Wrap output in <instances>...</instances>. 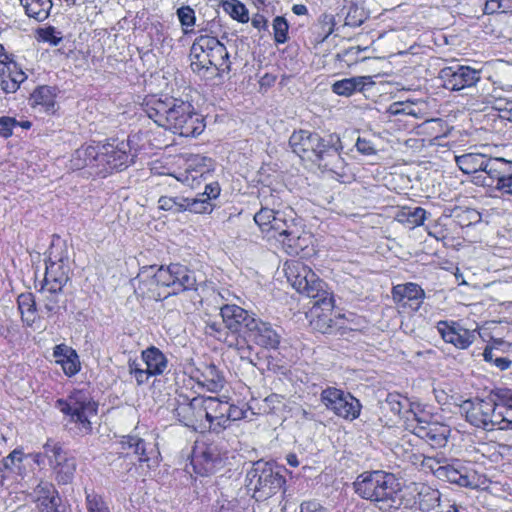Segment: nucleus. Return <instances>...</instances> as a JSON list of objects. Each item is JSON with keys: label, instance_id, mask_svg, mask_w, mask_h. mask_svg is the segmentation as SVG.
Listing matches in <instances>:
<instances>
[{"label": "nucleus", "instance_id": "obj_1", "mask_svg": "<svg viewBox=\"0 0 512 512\" xmlns=\"http://www.w3.org/2000/svg\"><path fill=\"white\" fill-rule=\"evenodd\" d=\"M142 106L150 119L174 134L194 137L205 129L204 119L189 101L168 95H149Z\"/></svg>", "mask_w": 512, "mask_h": 512}, {"label": "nucleus", "instance_id": "obj_2", "mask_svg": "<svg viewBox=\"0 0 512 512\" xmlns=\"http://www.w3.org/2000/svg\"><path fill=\"white\" fill-rule=\"evenodd\" d=\"M132 284L142 297L161 300L171 294L196 289L194 272L181 264L142 267Z\"/></svg>", "mask_w": 512, "mask_h": 512}, {"label": "nucleus", "instance_id": "obj_3", "mask_svg": "<svg viewBox=\"0 0 512 512\" xmlns=\"http://www.w3.org/2000/svg\"><path fill=\"white\" fill-rule=\"evenodd\" d=\"M289 145L302 160L317 163L331 171L342 167L343 159L340 153L343 146L336 133L321 137L309 130L295 131L289 138Z\"/></svg>", "mask_w": 512, "mask_h": 512}, {"label": "nucleus", "instance_id": "obj_4", "mask_svg": "<svg viewBox=\"0 0 512 512\" xmlns=\"http://www.w3.org/2000/svg\"><path fill=\"white\" fill-rule=\"evenodd\" d=\"M130 141L113 140L102 145H88L77 149L73 155V166H95L102 172L127 168L133 162Z\"/></svg>", "mask_w": 512, "mask_h": 512}, {"label": "nucleus", "instance_id": "obj_5", "mask_svg": "<svg viewBox=\"0 0 512 512\" xmlns=\"http://www.w3.org/2000/svg\"><path fill=\"white\" fill-rule=\"evenodd\" d=\"M191 69L202 77L230 71L229 53L220 40L209 34L195 38L190 50Z\"/></svg>", "mask_w": 512, "mask_h": 512}, {"label": "nucleus", "instance_id": "obj_6", "mask_svg": "<svg viewBox=\"0 0 512 512\" xmlns=\"http://www.w3.org/2000/svg\"><path fill=\"white\" fill-rule=\"evenodd\" d=\"M353 485L359 497L376 503L381 510L386 511L396 505L399 483L391 473L381 470L364 472Z\"/></svg>", "mask_w": 512, "mask_h": 512}, {"label": "nucleus", "instance_id": "obj_7", "mask_svg": "<svg viewBox=\"0 0 512 512\" xmlns=\"http://www.w3.org/2000/svg\"><path fill=\"white\" fill-rule=\"evenodd\" d=\"M285 484L281 468L272 463L257 461L246 474V487L257 501L266 500L279 492Z\"/></svg>", "mask_w": 512, "mask_h": 512}, {"label": "nucleus", "instance_id": "obj_8", "mask_svg": "<svg viewBox=\"0 0 512 512\" xmlns=\"http://www.w3.org/2000/svg\"><path fill=\"white\" fill-rule=\"evenodd\" d=\"M39 467L48 464L58 484L71 483L76 471V460L70 456L59 442L47 440L42 450L28 455Z\"/></svg>", "mask_w": 512, "mask_h": 512}, {"label": "nucleus", "instance_id": "obj_9", "mask_svg": "<svg viewBox=\"0 0 512 512\" xmlns=\"http://www.w3.org/2000/svg\"><path fill=\"white\" fill-rule=\"evenodd\" d=\"M56 407L74 423L81 434L92 430V418L97 414V404L85 391H73L67 399H59Z\"/></svg>", "mask_w": 512, "mask_h": 512}, {"label": "nucleus", "instance_id": "obj_10", "mask_svg": "<svg viewBox=\"0 0 512 512\" xmlns=\"http://www.w3.org/2000/svg\"><path fill=\"white\" fill-rule=\"evenodd\" d=\"M310 309L309 317H310V325L313 329L321 332V333H331L334 329H357L358 325L353 324V320L350 319L353 317L352 313L346 314H338L337 316L332 317L334 300L332 297L325 292V294L321 293Z\"/></svg>", "mask_w": 512, "mask_h": 512}, {"label": "nucleus", "instance_id": "obj_11", "mask_svg": "<svg viewBox=\"0 0 512 512\" xmlns=\"http://www.w3.org/2000/svg\"><path fill=\"white\" fill-rule=\"evenodd\" d=\"M413 421L412 433L418 438L427 442L431 447H444L451 434L448 425L431 420V415L424 411L421 405L412 408Z\"/></svg>", "mask_w": 512, "mask_h": 512}, {"label": "nucleus", "instance_id": "obj_12", "mask_svg": "<svg viewBox=\"0 0 512 512\" xmlns=\"http://www.w3.org/2000/svg\"><path fill=\"white\" fill-rule=\"evenodd\" d=\"M141 362L130 359L128 361L129 374L137 385L146 384L151 377L165 373L168 368V359L165 354L155 346H150L141 352Z\"/></svg>", "mask_w": 512, "mask_h": 512}, {"label": "nucleus", "instance_id": "obj_13", "mask_svg": "<svg viewBox=\"0 0 512 512\" xmlns=\"http://www.w3.org/2000/svg\"><path fill=\"white\" fill-rule=\"evenodd\" d=\"M285 275L291 286L299 293L311 298L325 294L324 283L312 269L299 260L287 261L284 265Z\"/></svg>", "mask_w": 512, "mask_h": 512}, {"label": "nucleus", "instance_id": "obj_14", "mask_svg": "<svg viewBox=\"0 0 512 512\" xmlns=\"http://www.w3.org/2000/svg\"><path fill=\"white\" fill-rule=\"evenodd\" d=\"M213 169L211 158L190 154L185 157L183 167L170 175L181 184L196 189L207 179Z\"/></svg>", "mask_w": 512, "mask_h": 512}, {"label": "nucleus", "instance_id": "obj_15", "mask_svg": "<svg viewBox=\"0 0 512 512\" xmlns=\"http://www.w3.org/2000/svg\"><path fill=\"white\" fill-rule=\"evenodd\" d=\"M226 460L227 453L220 444L200 443L193 449L191 465L196 474L208 476L221 468Z\"/></svg>", "mask_w": 512, "mask_h": 512}, {"label": "nucleus", "instance_id": "obj_16", "mask_svg": "<svg viewBox=\"0 0 512 512\" xmlns=\"http://www.w3.org/2000/svg\"><path fill=\"white\" fill-rule=\"evenodd\" d=\"M321 402L327 409L344 419L354 420L359 416L361 411L359 400L350 393H345L334 387H328L322 391Z\"/></svg>", "mask_w": 512, "mask_h": 512}, {"label": "nucleus", "instance_id": "obj_17", "mask_svg": "<svg viewBox=\"0 0 512 512\" xmlns=\"http://www.w3.org/2000/svg\"><path fill=\"white\" fill-rule=\"evenodd\" d=\"M497 404L492 400L474 399L466 400L461 405L466 420L476 428L495 430V414Z\"/></svg>", "mask_w": 512, "mask_h": 512}, {"label": "nucleus", "instance_id": "obj_18", "mask_svg": "<svg viewBox=\"0 0 512 512\" xmlns=\"http://www.w3.org/2000/svg\"><path fill=\"white\" fill-rule=\"evenodd\" d=\"M442 86L450 91H460L475 86L481 79L480 71L470 66L454 64L439 72Z\"/></svg>", "mask_w": 512, "mask_h": 512}, {"label": "nucleus", "instance_id": "obj_19", "mask_svg": "<svg viewBox=\"0 0 512 512\" xmlns=\"http://www.w3.org/2000/svg\"><path fill=\"white\" fill-rule=\"evenodd\" d=\"M174 415L184 426L198 432L205 431L206 420L203 418V396H196L192 399L180 396L174 409Z\"/></svg>", "mask_w": 512, "mask_h": 512}, {"label": "nucleus", "instance_id": "obj_20", "mask_svg": "<svg viewBox=\"0 0 512 512\" xmlns=\"http://www.w3.org/2000/svg\"><path fill=\"white\" fill-rule=\"evenodd\" d=\"M455 162L459 169L465 174L485 173L486 176L479 174L475 176L476 183L483 184L487 182L491 174H493V168L497 166L500 157H489L482 153H465L462 155H455Z\"/></svg>", "mask_w": 512, "mask_h": 512}, {"label": "nucleus", "instance_id": "obj_21", "mask_svg": "<svg viewBox=\"0 0 512 512\" xmlns=\"http://www.w3.org/2000/svg\"><path fill=\"white\" fill-rule=\"evenodd\" d=\"M244 333L248 340L266 349H276L280 344L281 336L278 332L269 322L255 314L248 320Z\"/></svg>", "mask_w": 512, "mask_h": 512}, {"label": "nucleus", "instance_id": "obj_22", "mask_svg": "<svg viewBox=\"0 0 512 512\" xmlns=\"http://www.w3.org/2000/svg\"><path fill=\"white\" fill-rule=\"evenodd\" d=\"M229 409V399L226 396H203V418H205V431L220 432L227 428L225 413Z\"/></svg>", "mask_w": 512, "mask_h": 512}, {"label": "nucleus", "instance_id": "obj_23", "mask_svg": "<svg viewBox=\"0 0 512 512\" xmlns=\"http://www.w3.org/2000/svg\"><path fill=\"white\" fill-rule=\"evenodd\" d=\"M436 477L461 487L477 488L479 486V476L477 472L466 466L460 460H455L451 464L438 466Z\"/></svg>", "mask_w": 512, "mask_h": 512}, {"label": "nucleus", "instance_id": "obj_24", "mask_svg": "<svg viewBox=\"0 0 512 512\" xmlns=\"http://www.w3.org/2000/svg\"><path fill=\"white\" fill-rule=\"evenodd\" d=\"M0 78V86L5 93L16 92L27 79L26 73L14 61L13 56L6 52L2 44H0Z\"/></svg>", "mask_w": 512, "mask_h": 512}, {"label": "nucleus", "instance_id": "obj_25", "mask_svg": "<svg viewBox=\"0 0 512 512\" xmlns=\"http://www.w3.org/2000/svg\"><path fill=\"white\" fill-rule=\"evenodd\" d=\"M273 223L271 232L265 233L267 238L280 242L287 248L288 253H298L299 249H302L299 243L301 237L298 235L293 221H287L284 214L279 212Z\"/></svg>", "mask_w": 512, "mask_h": 512}, {"label": "nucleus", "instance_id": "obj_26", "mask_svg": "<svg viewBox=\"0 0 512 512\" xmlns=\"http://www.w3.org/2000/svg\"><path fill=\"white\" fill-rule=\"evenodd\" d=\"M190 376L198 385L210 392L220 391L225 384L223 375L212 363H199L191 370Z\"/></svg>", "mask_w": 512, "mask_h": 512}, {"label": "nucleus", "instance_id": "obj_27", "mask_svg": "<svg viewBox=\"0 0 512 512\" xmlns=\"http://www.w3.org/2000/svg\"><path fill=\"white\" fill-rule=\"evenodd\" d=\"M437 330L446 343H450L459 349H466L469 347L475 338L472 331L453 321L438 322Z\"/></svg>", "mask_w": 512, "mask_h": 512}, {"label": "nucleus", "instance_id": "obj_28", "mask_svg": "<svg viewBox=\"0 0 512 512\" xmlns=\"http://www.w3.org/2000/svg\"><path fill=\"white\" fill-rule=\"evenodd\" d=\"M393 300L401 307L409 306L417 311L425 298L424 290L416 283L398 284L392 289Z\"/></svg>", "mask_w": 512, "mask_h": 512}, {"label": "nucleus", "instance_id": "obj_29", "mask_svg": "<svg viewBox=\"0 0 512 512\" xmlns=\"http://www.w3.org/2000/svg\"><path fill=\"white\" fill-rule=\"evenodd\" d=\"M68 272L69 269L63 259L58 261L50 259L46 263L43 291L48 293L60 292L69 279Z\"/></svg>", "mask_w": 512, "mask_h": 512}, {"label": "nucleus", "instance_id": "obj_30", "mask_svg": "<svg viewBox=\"0 0 512 512\" xmlns=\"http://www.w3.org/2000/svg\"><path fill=\"white\" fill-rule=\"evenodd\" d=\"M490 182L483 185L491 186L495 182V189L504 197H512V161L500 158L497 166L493 168Z\"/></svg>", "mask_w": 512, "mask_h": 512}, {"label": "nucleus", "instance_id": "obj_31", "mask_svg": "<svg viewBox=\"0 0 512 512\" xmlns=\"http://www.w3.org/2000/svg\"><path fill=\"white\" fill-rule=\"evenodd\" d=\"M220 315L225 328L231 332H238L241 328L246 329L248 320L254 313H250L238 305L227 304L221 307Z\"/></svg>", "mask_w": 512, "mask_h": 512}, {"label": "nucleus", "instance_id": "obj_32", "mask_svg": "<svg viewBox=\"0 0 512 512\" xmlns=\"http://www.w3.org/2000/svg\"><path fill=\"white\" fill-rule=\"evenodd\" d=\"M56 363L61 365L64 374L68 377L76 375L81 368L77 352L65 344L56 345L53 349Z\"/></svg>", "mask_w": 512, "mask_h": 512}, {"label": "nucleus", "instance_id": "obj_33", "mask_svg": "<svg viewBox=\"0 0 512 512\" xmlns=\"http://www.w3.org/2000/svg\"><path fill=\"white\" fill-rule=\"evenodd\" d=\"M40 512H58L59 497L54 486L50 483H40L36 489Z\"/></svg>", "mask_w": 512, "mask_h": 512}, {"label": "nucleus", "instance_id": "obj_34", "mask_svg": "<svg viewBox=\"0 0 512 512\" xmlns=\"http://www.w3.org/2000/svg\"><path fill=\"white\" fill-rule=\"evenodd\" d=\"M414 506L423 512H428L439 505L440 492L428 485L421 484L416 488Z\"/></svg>", "mask_w": 512, "mask_h": 512}, {"label": "nucleus", "instance_id": "obj_35", "mask_svg": "<svg viewBox=\"0 0 512 512\" xmlns=\"http://www.w3.org/2000/svg\"><path fill=\"white\" fill-rule=\"evenodd\" d=\"M31 105L40 106L45 112L53 114L56 111L55 93L50 86H40L30 97Z\"/></svg>", "mask_w": 512, "mask_h": 512}, {"label": "nucleus", "instance_id": "obj_36", "mask_svg": "<svg viewBox=\"0 0 512 512\" xmlns=\"http://www.w3.org/2000/svg\"><path fill=\"white\" fill-rule=\"evenodd\" d=\"M18 310L23 323L31 327L37 316L36 302L32 293H22L17 298Z\"/></svg>", "mask_w": 512, "mask_h": 512}, {"label": "nucleus", "instance_id": "obj_37", "mask_svg": "<svg viewBox=\"0 0 512 512\" xmlns=\"http://www.w3.org/2000/svg\"><path fill=\"white\" fill-rule=\"evenodd\" d=\"M368 79L369 77L367 76L345 78L333 83L332 91L337 95L349 97L356 91H361Z\"/></svg>", "mask_w": 512, "mask_h": 512}, {"label": "nucleus", "instance_id": "obj_38", "mask_svg": "<svg viewBox=\"0 0 512 512\" xmlns=\"http://www.w3.org/2000/svg\"><path fill=\"white\" fill-rule=\"evenodd\" d=\"M26 14L38 21L45 20L52 8L51 0H20Z\"/></svg>", "mask_w": 512, "mask_h": 512}, {"label": "nucleus", "instance_id": "obj_39", "mask_svg": "<svg viewBox=\"0 0 512 512\" xmlns=\"http://www.w3.org/2000/svg\"><path fill=\"white\" fill-rule=\"evenodd\" d=\"M426 219V210L422 207H404L397 214V220L408 225L410 228L420 226Z\"/></svg>", "mask_w": 512, "mask_h": 512}, {"label": "nucleus", "instance_id": "obj_40", "mask_svg": "<svg viewBox=\"0 0 512 512\" xmlns=\"http://www.w3.org/2000/svg\"><path fill=\"white\" fill-rule=\"evenodd\" d=\"M223 10L235 21L247 23L249 21V11L239 0H225L221 4Z\"/></svg>", "mask_w": 512, "mask_h": 512}, {"label": "nucleus", "instance_id": "obj_41", "mask_svg": "<svg viewBox=\"0 0 512 512\" xmlns=\"http://www.w3.org/2000/svg\"><path fill=\"white\" fill-rule=\"evenodd\" d=\"M486 362L491 363L500 371L507 370L511 367L512 361L508 357L502 356L500 349L493 346H487L483 352Z\"/></svg>", "mask_w": 512, "mask_h": 512}, {"label": "nucleus", "instance_id": "obj_42", "mask_svg": "<svg viewBox=\"0 0 512 512\" xmlns=\"http://www.w3.org/2000/svg\"><path fill=\"white\" fill-rule=\"evenodd\" d=\"M386 403L389 406V409L397 415L406 408H409V412L413 415L412 408H415V406L418 405L417 403H411L407 397L396 393L388 394Z\"/></svg>", "mask_w": 512, "mask_h": 512}, {"label": "nucleus", "instance_id": "obj_43", "mask_svg": "<svg viewBox=\"0 0 512 512\" xmlns=\"http://www.w3.org/2000/svg\"><path fill=\"white\" fill-rule=\"evenodd\" d=\"M279 211H274L269 208H261L259 212L254 215V221L259 226L263 233L271 232V226L274 224Z\"/></svg>", "mask_w": 512, "mask_h": 512}, {"label": "nucleus", "instance_id": "obj_44", "mask_svg": "<svg viewBox=\"0 0 512 512\" xmlns=\"http://www.w3.org/2000/svg\"><path fill=\"white\" fill-rule=\"evenodd\" d=\"M187 207L186 211L196 214L211 213L214 205L204 197V194H199L195 198H186Z\"/></svg>", "mask_w": 512, "mask_h": 512}, {"label": "nucleus", "instance_id": "obj_45", "mask_svg": "<svg viewBox=\"0 0 512 512\" xmlns=\"http://www.w3.org/2000/svg\"><path fill=\"white\" fill-rule=\"evenodd\" d=\"M186 197H168L162 196L158 200L159 208L164 211H171L174 213H179L186 211L187 207Z\"/></svg>", "mask_w": 512, "mask_h": 512}, {"label": "nucleus", "instance_id": "obj_46", "mask_svg": "<svg viewBox=\"0 0 512 512\" xmlns=\"http://www.w3.org/2000/svg\"><path fill=\"white\" fill-rule=\"evenodd\" d=\"M176 14L182 26L183 33H191L196 21L195 11L190 6H182L177 9Z\"/></svg>", "mask_w": 512, "mask_h": 512}, {"label": "nucleus", "instance_id": "obj_47", "mask_svg": "<svg viewBox=\"0 0 512 512\" xmlns=\"http://www.w3.org/2000/svg\"><path fill=\"white\" fill-rule=\"evenodd\" d=\"M495 429H512V407L497 404Z\"/></svg>", "mask_w": 512, "mask_h": 512}, {"label": "nucleus", "instance_id": "obj_48", "mask_svg": "<svg viewBox=\"0 0 512 512\" xmlns=\"http://www.w3.org/2000/svg\"><path fill=\"white\" fill-rule=\"evenodd\" d=\"M142 452H139V461L146 463L148 468H151L158 464L160 452L156 447V444L152 442H146Z\"/></svg>", "mask_w": 512, "mask_h": 512}, {"label": "nucleus", "instance_id": "obj_49", "mask_svg": "<svg viewBox=\"0 0 512 512\" xmlns=\"http://www.w3.org/2000/svg\"><path fill=\"white\" fill-rule=\"evenodd\" d=\"M274 40L278 44H284L288 41L289 24L283 16H277L272 23Z\"/></svg>", "mask_w": 512, "mask_h": 512}, {"label": "nucleus", "instance_id": "obj_50", "mask_svg": "<svg viewBox=\"0 0 512 512\" xmlns=\"http://www.w3.org/2000/svg\"><path fill=\"white\" fill-rule=\"evenodd\" d=\"M86 508L88 512H110L103 497L94 491H86Z\"/></svg>", "mask_w": 512, "mask_h": 512}, {"label": "nucleus", "instance_id": "obj_51", "mask_svg": "<svg viewBox=\"0 0 512 512\" xmlns=\"http://www.w3.org/2000/svg\"><path fill=\"white\" fill-rule=\"evenodd\" d=\"M224 342L228 345V347H233L237 351L240 359L248 360L250 363H252L250 358L252 347L248 345L245 340H239L237 337L232 336L231 339L226 337Z\"/></svg>", "mask_w": 512, "mask_h": 512}, {"label": "nucleus", "instance_id": "obj_52", "mask_svg": "<svg viewBox=\"0 0 512 512\" xmlns=\"http://www.w3.org/2000/svg\"><path fill=\"white\" fill-rule=\"evenodd\" d=\"M223 322L219 323L216 321H207L205 326V333L212 336L220 341H224L226 337H229L225 329L223 328Z\"/></svg>", "mask_w": 512, "mask_h": 512}, {"label": "nucleus", "instance_id": "obj_53", "mask_svg": "<svg viewBox=\"0 0 512 512\" xmlns=\"http://www.w3.org/2000/svg\"><path fill=\"white\" fill-rule=\"evenodd\" d=\"M227 413H225V418H227V427L230 426L231 422L238 421L247 417V413L249 411L248 408L238 407L232 404L229 401V409H227Z\"/></svg>", "mask_w": 512, "mask_h": 512}, {"label": "nucleus", "instance_id": "obj_54", "mask_svg": "<svg viewBox=\"0 0 512 512\" xmlns=\"http://www.w3.org/2000/svg\"><path fill=\"white\" fill-rule=\"evenodd\" d=\"M388 113L390 115H412L415 116L416 113L414 111L413 104L407 102H394L388 108Z\"/></svg>", "mask_w": 512, "mask_h": 512}, {"label": "nucleus", "instance_id": "obj_55", "mask_svg": "<svg viewBox=\"0 0 512 512\" xmlns=\"http://www.w3.org/2000/svg\"><path fill=\"white\" fill-rule=\"evenodd\" d=\"M40 37L44 42H48L51 45H58L62 40L61 32L57 31L54 27H47L40 31Z\"/></svg>", "mask_w": 512, "mask_h": 512}, {"label": "nucleus", "instance_id": "obj_56", "mask_svg": "<svg viewBox=\"0 0 512 512\" xmlns=\"http://www.w3.org/2000/svg\"><path fill=\"white\" fill-rule=\"evenodd\" d=\"M18 125L15 118L3 116L0 117V136L9 138L13 134V128Z\"/></svg>", "mask_w": 512, "mask_h": 512}, {"label": "nucleus", "instance_id": "obj_57", "mask_svg": "<svg viewBox=\"0 0 512 512\" xmlns=\"http://www.w3.org/2000/svg\"><path fill=\"white\" fill-rule=\"evenodd\" d=\"M24 459L23 449H14L7 457L3 459V466L12 470L16 463H21Z\"/></svg>", "mask_w": 512, "mask_h": 512}, {"label": "nucleus", "instance_id": "obj_58", "mask_svg": "<svg viewBox=\"0 0 512 512\" xmlns=\"http://www.w3.org/2000/svg\"><path fill=\"white\" fill-rule=\"evenodd\" d=\"M300 512H328V509L320 501L311 499L300 504Z\"/></svg>", "mask_w": 512, "mask_h": 512}, {"label": "nucleus", "instance_id": "obj_59", "mask_svg": "<svg viewBox=\"0 0 512 512\" xmlns=\"http://www.w3.org/2000/svg\"><path fill=\"white\" fill-rule=\"evenodd\" d=\"M356 149L363 155L370 156L376 153V148L370 140L359 137L356 141Z\"/></svg>", "mask_w": 512, "mask_h": 512}, {"label": "nucleus", "instance_id": "obj_60", "mask_svg": "<svg viewBox=\"0 0 512 512\" xmlns=\"http://www.w3.org/2000/svg\"><path fill=\"white\" fill-rule=\"evenodd\" d=\"M495 108L501 113V117L512 122V100L503 99L496 102Z\"/></svg>", "mask_w": 512, "mask_h": 512}, {"label": "nucleus", "instance_id": "obj_61", "mask_svg": "<svg viewBox=\"0 0 512 512\" xmlns=\"http://www.w3.org/2000/svg\"><path fill=\"white\" fill-rule=\"evenodd\" d=\"M55 294L56 293H49L45 299L43 310L46 312L47 316H51L59 310L58 300L56 299Z\"/></svg>", "mask_w": 512, "mask_h": 512}, {"label": "nucleus", "instance_id": "obj_62", "mask_svg": "<svg viewBox=\"0 0 512 512\" xmlns=\"http://www.w3.org/2000/svg\"><path fill=\"white\" fill-rule=\"evenodd\" d=\"M221 188L218 182H211L206 184L205 191L202 193L208 201H212L219 197Z\"/></svg>", "mask_w": 512, "mask_h": 512}, {"label": "nucleus", "instance_id": "obj_63", "mask_svg": "<svg viewBox=\"0 0 512 512\" xmlns=\"http://www.w3.org/2000/svg\"><path fill=\"white\" fill-rule=\"evenodd\" d=\"M123 444L127 445L129 448H133L134 452L139 455V452L143 450V448L139 446H145L146 441L136 436H128Z\"/></svg>", "mask_w": 512, "mask_h": 512}, {"label": "nucleus", "instance_id": "obj_64", "mask_svg": "<svg viewBox=\"0 0 512 512\" xmlns=\"http://www.w3.org/2000/svg\"><path fill=\"white\" fill-rule=\"evenodd\" d=\"M500 405L512 407V389H500L497 393Z\"/></svg>", "mask_w": 512, "mask_h": 512}]
</instances>
